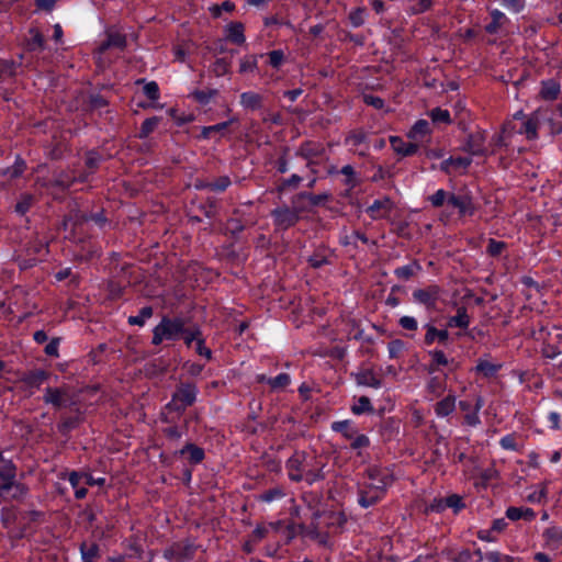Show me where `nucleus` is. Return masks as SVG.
<instances>
[{"label": "nucleus", "mask_w": 562, "mask_h": 562, "mask_svg": "<svg viewBox=\"0 0 562 562\" xmlns=\"http://www.w3.org/2000/svg\"><path fill=\"white\" fill-rule=\"evenodd\" d=\"M391 483L392 476L389 470L380 468L370 469L360 491L359 504L363 508L372 506L383 497Z\"/></svg>", "instance_id": "1"}, {"label": "nucleus", "mask_w": 562, "mask_h": 562, "mask_svg": "<svg viewBox=\"0 0 562 562\" xmlns=\"http://www.w3.org/2000/svg\"><path fill=\"white\" fill-rule=\"evenodd\" d=\"M314 458L303 452H295L286 462L288 475L292 481H305L308 484L321 480L323 474L318 465H313Z\"/></svg>", "instance_id": "2"}, {"label": "nucleus", "mask_w": 562, "mask_h": 562, "mask_svg": "<svg viewBox=\"0 0 562 562\" xmlns=\"http://www.w3.org/2000/svg\"><path fill=\"white\" fill-rule=\"evenodd\" d=\"M183 333V322L180 318L164 317L154 328L153 344L159 345L164 340H177Z\"/></svg>", "instance_id": "3"}, {"label": "nucleus", "mask_w": 562, "mask_h": 562, "mask_svg": "<svg viewBox=\"0 0 562 562\" xmlns=\"http://www.w3.org/2000/svg\"><path fill=\"white\" fill-rule=\"evenodd\" d=\"M43 400L46 404H50L56 408L67 407L75 403L72 393L68 386L47 387Z\"/></svg>", "instance_id": "4"}, {"label": "nucleus", "mask_w": 562, "mask_h": 562, "mask_svg": "<svg viewBox=\"0 0 562 562\" xmlns=\"http://www.w3.org/2000/svg\"><path fill=\"white\" fill-rule=\"evenodd\" d=\"M196 398V389L194 385L186 384L180 386L173 394L172 400L168 404L170 408L182 412L192 405Z\"/></svg>", "instance_id": "5"}, {"label": "nucleus", "mask_w": 562, "mask_h": 562, "mask_svg": "<svg viewBox=\"0 0 562 562\" xmlns=\"http://www.w3.org/2000/svg\"><path fill=\"white\" fill-rule=\"evenodd\" d=\"M439 296L440 290L435 285L427 289H419L413 292L414 300L419 304L425 305L428 310L436 307Z\"/></svg>", "instance_id": "6"}, {"label": "nucleus", "mask_w": 562, "mask_h": 562, "mask_svg": "<svg viewBox=\"0 0 562 562\" xmlns=\"http://www.w3.org/2000/svg\"><path fill=\"white\" fill-rule=\"evenodd\" d=\"M26 487L15 479L0 484V497L3 499H19L26 495Z\"/></svg>", "instance_id": "7"}, {"label": "nucleus", "mask_w": 562, "mask_h": 562, "mask_svg": "<svg viewBox=\"0 0 562 562\" xmlns=\"http://www.w3.org/2000/svg\"><path fill=\"white\" fill-rule=\"evenodd\" d=\"M463 149L471 155H484L486 151L485 134L483 132L470 134Z\"/></svg>", "instance_id": "8"}, {"label": "nucleus", "mask_w": 562, "mask_h": 562, "mask_svg": "<svg viewBox=\"0 0 562 562\" xmlns=\"http://www.w3.org/2000/svg\"><path fill=\"white\" fill-rule=\"evenodd\" d=\"M430 123L427 120H418L407 133V137L416 144L425 140L431 135Z\"/></svg>", "instance_id": "9"}, {"label": "nucleus", "mask_w": 562, "mask_h": 562, "mask_svg": "<svg viewBox=\"0 0 562 562\" xmlns=\"http://www.w3.org/2000/svg\"><path fill=\"white\" fill-rule=\"evenodd\" d=\"M272 215L276 225L281 229H286L299 220L297 213L288 207L274 210Z\"/></svg>", "instance_id": "10"}, {"label": "nucleus", "mask_w": 562, "mask_h": 562, "mask_svg": "<svg viewBox=\"0 0 562 562\" xmlns=\"http://www.w3.org/2000/svg\"><path fill=\"white\" fill-rule=\"evenodd\" d=\"M390 144L392 149L402 156H412L417 153L418 150V144L415 142H405L400 136H391L390 137Z\"/></svg>", "instance_id": "11"}, {"label": "nucleus", "mask_w": 562, "mask_h": 562, "mask_svg": "<svg viewBox=\"0 0 562 562\" xmlns=\"http://www.w3.org/2000/svg\"><path fill=\"white\" fill-rule=\"evenodd\" d=\"M392 210V202L389 198L375 200L368 209L369 215L374 218H383L389 215Z\"/></svg>", "instance_id": "12"}, {"label": "nucleus", "mask_w": 562, "mask_h": 562, "mask_svg": "<svg viewBox=\"0 0 562 562\" xmlns=\"http://www.w3.org/2000/svg\"><path fill=\"white\" fill-rule=\"evenodd\" d=\"M502 369V363L493 362L488 358H480L474 368V371L483 378H493Z\"/></svg>", "instance_id": "13"}, {"label": "nucleus", "mask_w": 562, "mask_h": 562, "mask_svg": "<svg viewBox=\"0 0 562 562\" xmlns=\"http://www.w3.org/2000/svg\"><path fill=\"white\" fill-rule=\"evenodd\" d=\"M471 158L468 157H450L441 162L440 169L447 173H450L451 171L465 170L471 165Z\"/></svg>", "instance_id": "14"}, {"label": "nucleus", "mask_w": 562, "mask_h": 562, "mask_svg": "<svg viewBox=\"0 0 562 562\" xmlns=\"http://www.w3.org/2000/svg\"><path fill=\"white\" fill-rule=\"evenodd\" d=\"M506 517L513 521L524 519L530 521L536 517L533 509L529 507H508L506 509Z\"/></svg>", "instance_id": "15"}, {"label": "nucleus", "mask_w": 562, "mask_h": 562, "mask_svg": "<svg viewBox=\"0 0 562 562\" xmlns=\"http://www.w3.org/2000/svg\"><path fill=\"white\" fill-rule=\"evenodd\" d=\"M457 398L454 395H448L439 401L435 406V413L438 417H447L456 409Z\"/></svg>", "instance_id": "16"}, {"label": "nucleus", "mask_w": 562, "mask_h": 562, "mask_svg": "<svg viewBox=\"0 0 562 562\" xmlns=\"http://www.w3.org/2000/svg\"><path fill=\"white\" fill-rule=\"evenodd\" d=\"M259 381L266 382L274 391H281L284 390L291 383V378L288 373H280L274 378H267L266 375H260Z\"/></svg>", "instance_id": "17"}, {"label": "nucleus", "mask_w": 562, "mask_h": 562, "mask_svg": "<svg viewBox=\"0 0 562 562\" xmlns=\"http://www.w3.org/2000/svg\"><path fill=\"white\" fill-rule=\"evenodd\" d=\"M425 328L427 330L425 335V342L427 345H431L436 340L443 344L449 338V333L447 329H437L435 326L429 324L425 325Z\"/></svg>", "instance_id": "18"}, {"label": "nucleus", "mask_w": 562, "mask_h": 562, "mask_svg": "<svg viewBox=\"0 0 562 562\" xmlns=\"http://www.w3.org/2000/svg\"><path fill=\"white\" fill-rule=\"evenodd\" d=\"M560 83L557 80H544L541 82L540 95L544 100H554L560 93Z\"/></svg>", "instance_id": "19"}, {"label": "nucleus", "mask_w": 562, "mask_h": 562, "mask_svg": "<svg viewBox=\"0 0 562 562\" xmlns=\"http://www.w3.org/2000/svg\"><path fill=\"white\" fill-rule=\"evenodd\" d=\"M484 552L481 549L471 552L468 549L459 551L452 559V562H483Z\"/></svg>", "instance_id": "20"}, {"label": "nucleus", "mask_w": 562, "mask_h": 562, "mask_svg": "<svg viewBox=\"0 0 562 562\" xmlns=\"http://www.w3.org/2000/svg\"><path fill=\"white\" fill-rule=\"evenodd\" d=\"M470 325V317L464 308H459L454 316H451L447 321L448 327L468 328Z\"/></svg>", "instance_id": "21"}, {"label": "nucleus", "mask_w": 562, "mask_h": 562, "mask_svg": "<svg viewBox=\"0 0 562 562\" xmlns=\"http://www.w3.org/2000/svg\"><path fill=\"white\" fill-rule=\"evenodd\" d=\"M227 37L235 44L245 42L244 25L239 22H233L226 27Z\"/></svg>", "instance_id": "22"}, {"label": "nucleus", "mask_w": 562, "mask_h": 562, "mask_svg": "<svg viewBox=\"0 0 562 562\" xmlns=\"http://www.w3.org/2000/svg\"><path fill=\"white\" fill-rule=\"evenodd\" d=\"M538 126L537 117L531 116L522 123L519 133L526 135L527 139H536L538 137Z\"/></svg>", "instance_id": "23"}, {"label": "nucleus", "mask_w": 562, "mask_h": 562, "mask_svg": "<svg viewBox=\"0 0 562 562\" xmlns=\"http://www.w3.org/2000/svg\"><path fill=\"white\" fill-rule=\"evenodd\" d=\"M240 104L245 109L256 110L261 105V97L256 92H244L240 94Z\"/></svg>", "instance_id": "24"}, {"label": "nucleus", "mask_w": 562, "mask_h": 562, "mask_svg": "<svg viewBox=\"0 0 562 562\" xmlns=\"http://www.w3.org/2000/svg\"><path fill=\"white\" fill-rule=\"evenodd\" d=\"M331 429L334 431L341 432L342 436L348 440L352 439L355 435L358 432L357 429L352 427L349 420L335 422L331 425Z\"/></svg>", "instance_id": "25"}, {"label": "nucleus", "mask_w": 562, "mask_h": 562, "mask_svg": "<svg viewBox=\"0 0 562 562\" xmlns=\"http://www.w3.org/2000/svg\"><path fill=\"white\" fill-rule=\"evenodd\" d=\"M547 483H541L533 487L526 499L531 504H540L547 498Z\"/></svg>", "instance_id": "26"}, {"label": "nucleus", "mask_w": 562, "mask_h": 562, "mask_svg": "<svg viewBox=\"0 0 562 562\" xmlns=\"http://www.w3.org/2000/svg\"><path fill=\"white\" fill-rule=\"evenodd\" d=\"M456 209L460 216H468L474 213V204L469 194H462V199L457 203Z\"/></svg>", "instance_id": "27"}, {"label": "nucleus", "mask_w": 562, "mask_h": 562, "mask_svg": "<svg viewBox=\"0 0 562 562\" xmlns=\"http://www.w3.org/2000/svg\"><path fill=\"white\" fill-rule=\"evenodd\" d=\"M217 94V90L207 89V90H194L190 93V97L193 98L199 104L206 105Z\"/></svg>", "instance_id": "28"}, {"label": "nucleus", "mask_w": 562, "mask_h": 562, "mask_svg": "<svg viewBox=\"0 0 562 562\" xmlns=\"http://www.w3.org/2000/svg\"><path fill=\"white\" fill-rule=\"evenodd\" d=\"M491 16H492V22L485 26V30L488 33H495V32H497L499 26H502L505 23L507 18L503 12H501L499 10H496V9L491 11Z\"/></svg>", "instance_id": "29"}, {"label": "nucleus", "mask_w": 562, "mask_h": 562, "mask_svg": "<svg viewBox=\"0 0 562 562\" xmlns=\"http://www.w3.org/2000/svg\"><path fill=\"white\" fill-rule=\"evenodd\" d=\"M483 405V398L479 396L476 398L474 408L464 415V420L469 426H477L481 423L479 412L481 411Z\"/></svg>", "instance_id": "30"}, {"label": "nucleus", "mask_w": 562, "mask_h": 562, "mask_svg": "<svg viewBox=\"0 0 562 562\" xmlns=\"http://www.w3.org/2000/svg\"><path fill=\"white\" fill-rule=\"evenodd\" d=\"M15 465L9 460H1L0 480L2 483H7L8 481L15 479Z\"/></svg>", "instance_id": "31"}, {"label": "nucleus", "mask_w": 562, "mask_h": 562, "mask_svg": "<svg viewBox=\"0 0 562 562\" xmlns=\"http://www.w3.org/2000/svg\"><path fill=\"white\" fill-rule=\"evenodd\" d=\"M125 44H126L125 36L122 35L119 32H114V33H110L108 35L106 42H104L101 45L100 49L101 50H105V49H108L109 47H112V46L122 48V47L125 46Z\"/></svg>", "instance_id": "32"}, {"label": "nucleus", "mask_w": 562, "mask_h": 562, "mask_svg": "<svg viewBox=\"0 0 562 562\" xmlns=\"http://www.w3.org/2000/svg\"><path fill=\"white\" fill-rule=\"evenodd\" d=\"M137 83H144L143 92L150 101H158L160 92L156 81L145 82L144 80H137Z\"/></svg>", "instance_id": "33"}, {"label": "nucleus", "mask_w": 562, "mask_h": 562, "mask_svg": "<svg viewBox=\"0 0 562 562\" xmlns=\"http://www.w3.org/2000/svg\"><path fill=\"white\" fill-rule=\"evenodd\" d=\"M483 562H514V558L497 550H490L484 552Z\"/></svg>", "instance_id": "34"}, {"label": "nucleus", "mask_w": 562, "mask_h": 562, "mask_svg": "<svg viewBox=\"0 0 562 562\" xmlns=\"http://www.w3.org/2000/svg\"><path fill=\"white\" fill-rule=\"evenodd\" d=\"M428 115L430 116V119L434 123H443V124L451 123L450 113L446 109L435 108L429 111Z\"/></svg>", "instance_id": "35"}, {"label": "nucleus", "mask_w": 562, "mask_h": 562, "mask_svg": "<svg viewBox=\"0 0 562 562\" xmlns=\"http://www.w3.org/2000/svg\"><path fill=\"white\" fill-rule=\"evenodd\" d=\"M352 413L356 415H361L363 413L372 412L373 407L371 405V401L367 396L359 397L351 408Z\"/></svg>", "instance_id": "36"}, {"label": "nucleus", "mask_w": 562, "mask_h": 562, "mask_svg": "<svg viewBox=\"0 0 562 562\" xmlns=\"http://www.w3.org/2000/svg\"><path fill=\"white\" fill-rule=\"evenodd\" d=\"M543 537L550 544L559 546L562 543V529L551 527L544 530Z\"/></svg>", "instance_id": "37"}, {"label": "nucleus", "mask_w": 562, "mask_h": 562, "mask_svg": "<svg viewBox=\"0 0 562 562\" xmlns=\"http://www.w3.org/2000/svg\"><path fill=\"white\" fill-rule=\"evenodd\" d=\"M285 496L284 491L281 487H273L259 496V501L265 503H272L279 501Z\"/></svg>", "instance_id": "38"}, {"label": "nucleus", "mask_w": 562, "mask_h": 562, "mask_svg": "<svg viewBox=\"0 0 562 562\" xmlns=\"http://www.w3.org/2000/svg\"><path fill=\"white\" fill-rule=\"evenodd\" d=\"M153 315V310L151 307H143L138 315H135V316H130L128 317V323L131 325H137V326H143L145 324V322L150 318Z\"/></svg>", "instance_id": "39"}, {"label": "nucleus", "mask_w": 562, "mask_h": 562, "mask_svg": "<svg viewBox=\"0 0 562 562\" xmlns=\"http://www.w3.org/2000/svg\"><path fill=\"white\" fill-rule=\"evenodd\" d=\"M159 119L157 116L145 120L139 131V137L146 138L158 125Z\"/></svg>", "instance_id": "40"}, {"label": "nucleus", "mask_w": 562, "mask_h": 562, "mask_svg": "<svg viewBox=\"0 0 562 562\" xmlns=\"http://www.w3.org/2000/svg\"><path fill=\"white\" fill-rule=\"evenodd\" d=\"M181 453H189V459L193 463H199L204 458L203 450L193 445L187 446L184 449L181 450Z\"/></svg>", "instance_id": "41"}, {"label": "nucleus", "mask_w": 562, "mask_h": 562, "mask_svg": "<svg viewBox=\"0 0 562 562\" xmlns=\"http://www.w3.org/2000/svg\"><path fill=\"white\" fill-rule=\"evenodd\" d=\"M366 10L357 8L349 13V21L353 27H359L364 23Z\"/></svg>", "instance_id": "42"}, {"label": "nucleus", "mask_w": 562, "mask_h": 562, "mask_svg": "<svg viewBox=\"0 0 562 562\" xmlns=\"http://www.w3.org/2000/svg\"><path fill=\"white\" fill-rule=\"evenodd\" d=\"M81 555L83 562H94L93 559L98 554V547L94 543L82 544L81 546Z\"/></svg>", "instance_id": "43"}, {"label": "nucleus", "mask_w": 562, "mask_h": 562, "mask_svg": "<svg viewBox=\"0 0 562 562\" xmlns=\"http://www.w3.org/2000/svg\"><path fill=\"white\" fill-rule=\"evenodd\" d=\"M358 382L360 384H363V385H367V386H370V387H373V389H380L381 387V381L378 378H375L373 374H371L370 372L361 374L359 376Z\"/></svg>", "instance_id": "44"}, {"label": "nucleus", "mask_w": 562, "mask_h": 562, "mask_svg": "<svg viewBox=\"0 0 562 562\" xmlns=\"http://www.w3.org/2000/svg\"><path fill=\"white\" fill-rule=\"evenodd\" d=\"M448 194L449 193L443 189H439L429 196V201L435 207L442 206L443 203L447 202Z\"/></svg>", "instance_id": "45"}, {"label": "nucleus", "mask_w": 562, "mask_h": 562, "mask_svg": "<svg viewBox=\"0 0 562 562\" xmlns=\"http://www.w3.org/2000/svg\"><path fill=\"white\" fill-rule=\"evenodd\" d=\"M350 446L355 450H361L367 448L370 443L369 438L366 435L356 434L352 439H350Z\"/></svg>", "instance_id": "46"}, {"label": "nucleus", "mask_w": 562, "mask_h": 562, "mask_svg": "<svg viewBox=\"0 0 562 562\" xmlns=\"http://www.w3.org/2000/svg\"><path fill=\"white\" fill-rule=\"evenodd\" d=\"M257 68V58L255 56H247L240 60L239 71L249 72Z\"/></svg>", "instance_id": "47"}, {"label": "nucleus", "mask_w": 562, "mask_h": 562, "mask_svg": "<svg viewBox=\"0 0 562 562\" xmlns=\"http://www.w3.org/2000/svg\"><path fill=\"white\" fill-rule=\"evenodd\" d=\"M340 172L346 177V186H348L350 189L355 188L357 181L353 168L350 165H347L341 168Z\"/></svg>", "instance_id": "48"}, {"label": "nucleus", "mask_w": 562, "mask_h": 562, "mask_svg": "<svg viewBox=\"0 0 562 562\" xmlns=\"http://www.w3.org/2000/svg\"><path fill=\"white\" fill-rule=\"evenodd\" d=\"M499 445L505 450H512V451L518 450V446L516 443V439H515L514 435H506V436L502 437L499 440Z\"/></svg>", "instance_id": "49"}, {"label": "nucleus", "mask_w": 562, "mask_h": 562, "mask_svg": "<svg viewBox=\"0 0 562 562\" xmlns=\"http://www.w3.org/2000/svg\"><path fill=\"white\" fill-rule=\"evenodd\" d=\"M269 528H276V525L269 524L267 526L266 525L257 526L252 531L254 541H259V540L263 539L267 536Z\"/></svg>", "instance_id": "50"}, {"label": "nucleus", "mask_w": 562, "mask_h": 562, "mask_svg": "<svg viewBox=\"0 0 562 562\" xmlns=\"http://www.w3.org/2000/svg\"><path fill=\"white\" fill-rule=\"evenodd\" d=\"M429 356L431 357L432 362L439 367V366H447L449 363L448 358L446 357L445 352L441 350H431L429 351Z\"/></svg>", "instance_id": "51"}, {"label": "nucleus", "mask_w": 562, "mask_h": 562, "mask_svg": "<svg viewBox=\"0 0 562 562\" xmlns=\"http://www.w3.org/2000/svg\"><path fill=\"white\" fill-rule=\"evenodd\" d=\"M284 60V54L281 49L269 53V63L273 68H279Z\"/></svg>", "instance_id": "52"}, {"label": "nucleus", "mask_w": 562, "mask_h": 562, "mask_svg": "<svg viewBox=\"0 0 562 562\" xmlns=\"http://www.w3.org/2000/svg\"><path fill=\"white\" fill-rule=\"evenodd\" d=\"M446 508H452L454 513L459 512L463 507L462 499L458 495H450L445 498Z\"/></svg>", "instance_id": "53"}, {"label": "nucleus", "mask_w": 562, "mask_h": 562, "mask_svg": "<svg viewBox=\"0 0 562 562\" xmlns=\"http://www.w3.org/2000/svg\"><path fill=\"white\" fill-rule=\"evenodd\" d=\"M44 38L38 31H31V40L29 46L31 49L43 48Z\"/></svg>", "instance_id": "54"}, {"label": "nucleus", "mask_w": 562, "mask_h": 562, "mask_svg": "<svg viewBox=\"0 0 562 562\" xmlns=\"http://www.w3.org/2000/svg\"><path fill=\"white\" fill-rule=\"evenodd\" d=\"M477 539L485 541V542H496L497 537L495 536V532L488 528V529H481L476 532Z\"/></svg>", "instance_id": "55"}, {"label": "nucleus", "mask_w": 562, "mask_h": 562, "mask_svg": "<svg viewBox=\"0 0 562 562\" xmlns=\"http://www.w3.org/2000/svg\"><path fill=\"white\" fill-rule=\"evenodd\" d=\"M505 246L506 245L503 241H498V240H495V239H490L487 251L492 256H497V255H499L503 251Z\"/></svg>", "instance_id": "56"}, {"label": "nucleus", "mask_w": 562, "mask_h": 562, "mask_svg": "<svg viewBox=\"0 0 562 562\" xmlns=\"http://www.w3.org/2000/svg\"><path fill=\"white\" fill-rule=\"evenodd\" d=\"M400 325L407 330H416L418 327L417 321L412 316L401 317Z\"/></svg>", "instance_id": "57"}, {"label": "nucleus", "mask_w": 562, "mask_h": 562, "mask_svg": "<svg viewBox=\"0 0 562 562\" xmlns=\"http://www.w3.org/2000/svg\"><path fill=\"white\" fill-rule=\"evenodd\" d=\"M45 379L46 373L44 371H37L27 378V382L30 385L38 387Z\"/></svg>", "instance_id": "58"}, {"label": "nucleus", "mask_w": 562, "mask_h": 562, "mask_svg": "<svg viewBox=\"0 0 562 562\" xmlns=\"http://www.w3.org/2000/svg\"><path fill=\"white\" fill-rule=\"evenodd\" d=\"M195 351L202 356V357H205L206 359H211V350L205 347L204 345V340L202 338L200 339H196V342H195Z\"/></svg>", "instance_id": "59"}, {"label": "nucleus", "mask_w": 562, "mask_h": 562, "mask_svg": "<svg viewBox=\"0 0 562 562\" xmlns=\"http://www.w3.org/2000/svg\"><path fill=\"white\" fill-rule=\"evenodd\" d=\"M363 100L368 105H371L375 109H382L384 106V101L381 98L375 97V95H371V94L364 95Z\"/></svg>", "instance_id": "60"}, {"label": "nucleus", "mask_w": 562, "mask_h": 562, "mask_svg": "<svg viewBox=\"0 0 562 562\" xmlns=\"http://www.w3.org/2000/svg\"><path fill=\"white\" fill-rule=\"evenodd\" d=\"M183 339L186 341V344L188 346H191V344L193 342H196V339H200L201 338V335H200V331L199 330H194V331H186L183 329Z\"/></svg>", "instance_id": "61"}, {"label": "nucleus", "mask_w": 562, "mask_h": 562, "mask_svg": "<svg viewBox=\"0 0 562 562\" xmlns=\"http://www.w3.org/2000/svg\"><path fill=\"white\" fill-rule=\"evenodd\" d=\"M231 181L227 177L221 178L218 181L210 183L209 187L215 191H224Z\"/></svg>", "instance_id": "62"}, {"label": "nucleus", "mask_w": 562, "mask_h": 562, "mask_svg": "<svg viewBox=\"0 0 562 562\" xmlns=\"http://www.w3.org/2000/svg\"><path fill=\"white\" fill-rule=\"evenodd\" d=\"M506 527H507V521L505 520V518H498L493 521L491 529L495 533H501L506 529Z\"/></svg>", "instance_id": "63"}, {"label": "nucleus", "mask_w": 562, "mask_h": 562, "mask_svg": "<svg viewBox=\"0 0 562 562\" xmlns=\"http://www.w3.org/2000/svg\"><path fill=\"white\" fill-rule=\"evenodd\" d=\"M550 428L558 430L560 429V414L557 412H550L548 415Z\"/></svg>", "instance_id": "64"}]
</instances>
